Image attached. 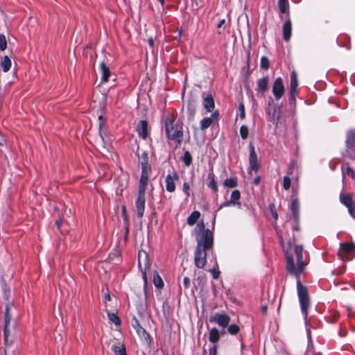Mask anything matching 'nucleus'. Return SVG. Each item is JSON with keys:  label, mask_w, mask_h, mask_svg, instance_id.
<instances>
[{"label": "nucleus", "mask_w": 355, "mask_h": 355, "mask_svg": "<svg viewBox=\"0 0 355 355\" xmlns=\"http://www.w3.org/2000/svg\"><path fill=\"white\" fill-rule=\"evenodd\" d=\"M182 160L187 166H189L192 162V156L189 151H186L182 157Z\"/></svg>", "instance_id": "obj_35"}, {"label": "nucleus", "mask_w": 355, "mask_h": 355, "mask_svg": "<svg viewBox=\"0 0 355 355\" xmlns=\"http://www.w3.org/2000/svg\"><path fill=\"white\" fill-rule=\"evenodd\" d=\"M292 24L290 18H288L283 26V37L286 42L289 41L291 37Z\"/></svg>", "instance_id": "obj_15"}, {"label": "nucleus", "mask_w": 355, "mask_h": 355, "mask_svg": "<svg viewBox=\"0 0 355 355\" xmlns=\"http://www.w3.org/2000/svg\"><path fill=\"white\" fill-rule=\"evenodd\" d=\"M225 19H222V20H221V21L218 24L217 27H218V28H220L223 27V25L225 24Z\"/></svg>", "instance_id": "obj_56"}, {"label": "nucleus", "mask_w": 355, "mask_h": 355, "mask_svg": "<svg viewBox=\"0 0 355 355\" xmlns=\"http://www.w3.org/2000/svg\"><path fill=\"white\" fill-rule=\"evenodd\" d=\"M272 91L276 100H279L283 96L285 88L281 77L276 78L274 81Z\"/></svg>", "instance_id": "obj_9"}, {"label": "nucleus", "mask_w": 355, "mask_h": 355, "mask_svg": "<svg viewBox=\"0 0 355 355\" xmlns=\"http://www.w3.org/2000/svg\"><path fill=\"white\" fill-rule=\"evenodd\" d=\"M153 282L157 288H161L164 286L163 281L157 272H155L153 276Z\"/></svg>", "instance_id": "obj_34"}, {"label": "nucleus", "mask_w": 355, "mask_h": 355, "mask_svg": "<svg viewBox=\"0 0 355 355\" xmlns=\"http://www.w3.org/2000/svg\"><path fill=\"white\" fill-rule=\"evenodd\" d=\"M11 306V304H6L4 313V343L6 345H10L13 343L16 327L15 324L10 323L11 316L9 311Z\"/></svg>", "instance_id": "obj_3"}, {"label": "nucleus", "mask_w": 355, "mask_h": 355, "mask_svg": "<svg viewBox=\"0 0 355 355\" xmlns=\"http://www.w3.org/2000/svg\"><path fill=\"white\" fill-rule=\"evenodd\" d=\"M217 354V346L214 345L211 349L209 350V355H216Z\"/></svg>", "instance_id": "obj_51"}, {"label": "nucleus", "mask_w": 355, "mask_h": 355, "mask_svg": "<svg viewBox=\"0 0 355 355\" xmlns=\"http://www.w3.org/2000/svg\"><path fill=\"white\" fill-rule=\"evenodd\" d=\"M165 127L168 138L175 140L178 144H180L183 138L182 131L175 126L173 120L168 117L166 119Z\"/></svg>", "instance_id": "obj_5"}, {"label": "nucleus", "mask_w": 355, "mask_h": 355, "mask_svg": "<svg viewBox=\"0 0 355 355\" xmlns=\"http://www.w3.org/2000/svg\"><path fill=\"white\" fill-rule=\"evenodd\" d=\"M148 122L147 121L142 120L139 121L137 131L140 137L143 139H146L148 135Z\"/></svg>", "instance_id": "obj_20"}, {"label": "nucleus", "mask_w": 355, "mask_h": 355, "mask_svg": "<svg viewBox=\"0 0 355 355\" xmlns=\"http://www.w3.org/2000/svg\"><path fill=\"white\" fill-rule=\"evenodd\" d=\"M105 299H106L107 300H108V301H110V300H111V297H110V295L109 293H107V294L105 295Z\"/></svg>", "instance_id": "obj_64"}, {"label": "nucleus", "mask_w": 355, "mask_h": 355, "mask_svg": "<svg viewBox=\"0 0 355 355\" xmlns=\"http://www.w3.org/2000/svg\"><path fill=\"white\" fill-rule=\"evenodd\" d=\"M298 87V80L297 73L293 71L291 74V83L289 90L297 91Z\"/></svg>", "instance_id": "obj_26"}, {"label": "nucleus", "mask_w": 355, "mask_h": 355, "mask_svg": "<svg viewBox=\"0 0 355 355\" xmlns=\"http://www.w3.org/2000/svg\"><path fill=\"white\" fill-rule=\"evenodd\" d=\"M64 214L67 216H70L71 214H72V212H71V209H65L64 210Z\"/></svg>", "instance_id": "obj_57"}, {"label": "nucleus", "mask_w": 355, "mask_h": 355, "mask_svg": "<svg viewBox=\"0 0 355 355\" xmlns=\"http://www.w3.org/2000/svg\"><path fill=\"white\" fill-rule=\"evenodd\" d=\"M210 322L218 324L222 327H227L230 322V318L227 314L215 313L209 318Z\"/></svg>", "instance_id": "obj_10"}, {"label": "nucleus", "mask_w": 355, "mask_h": 355, "mask_svg": "<svg viewBox=\"0 0 355 355\" xmlns=\"http://www.w3.org/2000/svg\"><path fill=\"white\" fill-rule=\"evenodd\" d=\"M266 112L269 120L272 121L273 123L277 125V123L282 119L283 116L282 106H275L272 109L268 108L266 110Z\"/></svg>", "instance_id": "obj_8"}, {"label": "nucleus", "mask_w": 355, "mask_h": 355, "mask_svg": "<svg viewBox=\"0 0 355 355\" xmlns=\"http://www.w3.org/2000/svg\"><path fill=\"white\" fill-rule=\"evenodd\" d=\"M107 316L110 321L112 322L116 326H120L121 320L116 313L107 312Z\"/></svg>", "instance_id": "obj_32"}, {"label": "nucleus", "mask_w": 355, "mask_h": 355, "mask_svg": "<svg viewBox=\"0 0 355 355\" xmlns=\"http://www.w3.org/2000/svg\"><path fill=\"white\" fill-rule=\"evenodd\" d=\"M227 327V331L232 335H236L239 331V327L236 324H233Z\"/></svg>", "instance_id": "obj_39"}, {"label": "nucleus", "mask_w": 355, "mask_h": 355, "mask_svg": "<svg viewBox=\"0 0 355 355\" xmlns=\"http://www.w3.org/2000/svg\"><path fill=\"white\" fill-rule=\"evenodd\" d=\"M101 71V82L106 83L108 81V79L110 76V71L109 67L106 65L105 62H102L100 65Z\"/></svg>", "instance_id": "obj_22"}, {"label": "nucleus", "mask_w": 355, "mask_h": 355, "mask_svg": "<svg viewBox=\"0 0 355 355\" xmlns=\"http://www.w3.org/2000/svg\"><path fill=\"white\" fill-rule=\"evenodd\" d=\"M142 258H144V269L146 270V266L147 264L146 263L147 254L144 251L139 252V266L141 269H142V261H141Z\"/></svg>", "instance_id": "obj_38"}, {"label": "nucleus", "mask_w": 355, "mask_h": 355, "mask_svg": "<svg viewBox=\"0 0 355 355\" xmlns=\"http://www.w3.org/2000/svg\"><path fill=\"white\" fill-rule=\"evenodd\" d=\"M279 8L282 13H285L287 11L288 4L287 0H279Z\"/></svg>", "instance_id": "obj_37"}, {"label": "nucleus", "mask_w": 355, "mask_h": 355, "mask_svg": "<svg viewBox=\"0 0 355 355\" xmlns=\"http://www.w3.org/2000/svg\"><path fill=\"white\" fill-rule=\"evenodd\" d=\"M297 288L301 310L304 315V318H306L308 314V308L310 304L308 290L306 286L301 284L299 279L297 282Z\"/></svg>", "instance_id": "obj_4"}, {"label": "nucleus", "mask_w": 355, "mask_h": 355, "mask_svg": "<svg viewBox=\"0 0 355 355\" xmlns=\"http://www.w3.org/2000/svg\"><path fill=\"white\" fill-rule=\"evenodd\" d=\"M293 229L296 231L300 230L299 220L297 222H295V224L293 225Z\"/></svg>", "instance_id": "obj_58"}, {"label": "nucleus", "mask_w": 355, "mask_h": 355, "mask_svg": "<svg viewBox=\"0 0 355 355\" xmlns=\"http://www.w3.org/2000/svg\"><path fill=\"white\" fill-rule=\"evenodd\" d=\"M269 208H270V212H271V215L273 217V218L275 220H277L278 218V214H277V212L275 209V206L274 204H270L269 205Z\"/></svg>", "instance_id": "obj_44"}, {"label": "nucleus", "mask_w": 355, "mask_h": 355, "mask_svg": "<svg viewBox=\"0 0 355 355\" xmlns=\"http://www.w3.org/2000/svg\"><path fill=\"white\" fill-rule=\"evenodd\" d=\"M340 200L348 208L349 211L355 207L352 197L350 194H341L340 196Z\"/></svg>", "instance_id": "obj_16"}, {"label": "nucleus", "mask_w": 355, "mask_h": 355, "mask_svg": "<svg viewBox=\"0 0 355 355\" xmlns=\"http://www.w3.org/2000/svg\"><path fill=\"white\" fill-rule=\"evenodd\" d=\"M121 213H122V216H123L124 220H127L128 219V216H127L125 207L124 205L122 206Z\"/></svg>", "instance_id": "obj_53"}, {"label": "nucleus", "mask_w": 355, "mask_h": 355, "mask_svg": "<svg viewBox=\"0 0 355 355\" xmlns=\"http://www.w3.org/2000/svg\"><path fill=\"white\" fill-rule=\"evenodd\" d=\"M294 167H295V164L293 162H292L288 168V175H291L293 174V169H294Z\"/></svg>", "instance_id": "obj_50"}, {"label": "nucleus", "mask_w": 355, "mask_h": 355, "mask_svg": "<svg viewBox=\"0 0 355 355\" xmlns=\"http://www.w3.org/2000/svg\"><path fill=\"white\" fill-rule=\"evenodd\" d=\"M240 197H241V194H240L239 191H238V190L233 191L231 194L230 200L229 201L225 202L223 205L220 206V208H222L223 207L230 206V205H240V202H239Z\"/></svg>", "instance_id": "obj_14"}, {"label": "nucleus", "mask_w": 355, "mask_h": 355, "mask_svg": "<svg viewBox=\"0 0 355 355\" xmlns=\"http://www.w3.org/2000/svg\"><path fill=\"white\" fill-rule=\"evenodd\" d=\"M197 227L199 228L200 231H201V230H204L205 225H204V224L202 223H198L197 225Z\"/></svg>", "instance_id": "obj_61"}, {"label": "nucleus", "mask_w": 355, "mask_h": 355, "mask_svg": "<svg viewBox=\"0 0 355 355\" xmlns=\"http://www.w3.org/2000/svg\"><path fill=\"white\" fill-rule=\"evenodd\" d=\"M237 180L236 178H228L224 181V186L227 187L233 188L236 187Z\"/></svg>", "instance_id": "obj_36"}, {"label": "nucleus", "mask_w": 355, "mask_h": 355, "mask_svg": "<svg viewBox=\"0 0 355 355\" xmlns=\"http://www.w3.org/2000/svg\"><path fill=\"white\" fill-rule=\"evenodd\" d=\"M141 175L139 181V193H145L146 186L148 181V175L147 172L148 156L146 153L141 155Z\"/></svg>", "instance_id": "obj_6"}, {"label": "nucleus", "mask_w": 355, "mask_h": 355, "mask_svg": "<svg viewBox=\"0 0 355 355\" xmlns=\"http://www.w3.org/2000/svg\"><path fill=\"white\" fill-rule=\"evenodd\" d=\"M295 222L300 220V203L297 199L293 200L291 207Z\"/></svg>", "instance_id": "obj_21"}, {"label": "nucleus", "mask_w": 355, "mask_h": 355, "mask_svg": "<svg viewBox=\"0 0 355 355\" xmlns=\"http://www.w3.org/2000/svg\"><path fill=\"white\" fill-rule=\"evenodd\" d=\"M303 250L302 245H295V247L294 253L296 259V266H295L293 257L286 253V269L289 273L298 275L304 271L308 264V259L303 258Z\"/></svg>", "instance_id": "obj_2"}, {"label": "nucleus", "mask_w": 355, "mask_h": 355, "mask_svg": "<svg viewBox=\"0 0 355 355\" xmlns=\"http://www.w3.org/2000/svg\"><path fill=\"white\" fill-rule=\"evenodd\" d=\"M6 144V139L4 136L0 132V146H3Z\"/></svg>", "instance_id": "obj_52"}, {"label": "nucleus", "mask_w": 355, "mask_h": 355, "mask_svg": "<svg viewBox=\"0 0 355 355\" xmlns=\"http://www.w3.org/2000/svg\"><path fill=\"white\" fill-rule=\"evenodd\" d=\"M183 284L185 288H189L190 287V279L188 277H184Z\"/></svg>", "instance_id": "obj_49"}, {"label": "nucleus", "mask_w": 355, "mask_h": 355, "mask_svg": "<svg viewBox=\"0 0 355 355\" xmlns=\"http://www.w3.org/2000/svg\"><path fill=\"white\" fill-rule=\"evenodd\" d=\"M203 105L207 112H211L214 108V101L211 94H207L204 97Z\"/></svg>", "instance_id": "obj_19"}, {"label": "nucleus", "mask_w": 355, "mask_h": 355, "mask_svg": "<svg viewBox=\"0 0 355 355\" xmlns=\"http://www.w3.org/2000/svg\"><path fill=\"white\" fill-rule=\"evenodd\" d=\"M7 48V41L3 34H0V51H4Z\"/></svg>", "instance_id": "obj_40"}, {"label": "nucleus", "mask_w": 355, "mask_h": 355, "mask_svg": "<svg viewBox=\"0 0 355 355\" xmlns=\"http://www.w3.org/2000/svg\"><path fill=\"white\" fill-rule=\"evenodd\" d=\"M196 105L195 102L191 101L188 104L187 112L189 114V119L192 120L196 114Z\"/></svg>", "instance_id": "obj_29"}, {"label": "nucleus", "mask_w": 355, "mask_h": 355, "mask_svg": "<svg viewBox=\"0 0 355 355\" xmlns=\"http://www.w3.org/2000/svg\"><path fill=\"white\" fill-rule=\"evenodd\" d=\"M355 254V245L353 243H342L339 250L340 257L345 260H351Z\"/></svg>", "instance_id": "obj_7"}, {"label": "nucleus", "mask_w": 355, "mask_h": 355, "mask_svg": "<svg viewBox=\"0 0 355 355\" xmlns=\"http://www.w3.org/2000/svg\"><path fill=\"white\" fill-rule=\"evenodd\" d=\"M343 175H347L355 180V171L349 166L348 164H343L341 166Z\"/></svg>", "instance_id": "obj_24"}, {"label": "nucleus", "mask_w": 355, "mask_h": 355, "mask_svg": "<svg viewBox=\"0 0 355 355\" xmlns=\"http://www.w3.org/2000/svg\"><path fill=\"white\" fill-rule=\"evenodd\" d=\"M217 116L218 114L216 112H214L211 117L203 119L200 121V129L203 131L205 130L213 123L214 119H217Z\"/></svg>", "instance_id": "obj_18"}, {"label": "nucleus", "mask_w": 355, "mask_h": 355, "mask_svg": "<svg viewBox=\"0 0 355 355\" xmlns=\"http://www.w3.org/2000/svg\"><path fill=\"white\" fill-rule=\"evenodd\" d=\"M260 180H261V179H260V178H259V177L256 178L254 180V184L258 185V184H259V182H260Z\"/></svg>", "instance_id": "obj_63"}, {"label": "nucleus", "mask_w": 355, "mask_h": 355, "mask_svg": "<svg viewBox=\"0 0 355 355\" xmlns=\"http://www.w3.org/2000/svg\"><path fill=\"white\" fill-rule=\"evenodd\" d=\"M98 120H99V129L101 130L103 125H104V120L101 115H100L98 116Z\"/></svg>", "instance_id": "obj_54"}, {"label": "nucleus", "mask_w": 355, "mask_h": 355, "mask_svg": "<svg viewBox=\"0 0 355 355\" xmlns=\"http://www.w3.org/2000/svg\"><path fill=\"white\" fill-rule=\"evenodd\" d=\"M270 62L268 58L263 56L261 58V67L265 70L268 69L269 67Z\"/></svg>", "instance_id": "obj_42"}, {"label": "nucleus", "mask_w": 355, "mask_h": 355, "mask_svg": "<svg viewBox=\"0 0 355 355\" xmlns=\"http://www.w3.org/2000/svg\"><path fill=\"white\" fill-rule=\"evenodd\" d=\"M241 137L245 139L248 137V128L247 125H242L240 128Z\"/></svg>", "instance_id": "obj_41"}, {"label": "nucleus", "mask_w": 355, "mask_h": 355, "mask_svg": "<svg viewBox=\"0 0 355 355\" xmlns=\"http://www.w3.org/2000/svg\"><path fill=\"white\" fill-rule=\"evenodd\" d=\"M12 62L9 56L4 55L0 61V66L3 72H8L11 67Z\"/></svg>", "instance_id": "obj_23"}, {"label": "nucleus", "mask_w": 355, "mask_h": 355, "mask_svg": "<svg viewBox=\"0 0 355 355\" xmlns=\"http://www.w3.org/2000/svg\"><path fill=\"white\" fill-rule=\"evenodd\" d=\"M291 180L288 176H285L283 179V187L285 190H288L291 187Z\"/></svg>", "instance_id": "obj_43"}, {"label": "nucleus", "mask_w": 355, "mask_h": 355, "mask_svg": "<svg viewBox=\"0 0 355 355\" xmlns=\"http://www.w3.org/2000/svg\"><path fill=\"white\" fill-rule=\"evenodd\" d=\"M179 180V175L176 172L172 174H168L166 177V189L167 191L172 193L175 190V182Z\"/></svg>", "instance_id": "obj_11"}, {"label": "nucleus", "mask_w": 355, "mask_h": 355, "mask_svg": "<svg viewBox=\"0 0 355 355\" xmlns=\"http://www.w3.org/2000/svg\"><path fill=\"white\" fill-rule=\"evenodd\" d=\"M207 180H209L208 187L212 189L214 191H216L217 186L214 180V175L213 173H209Z\"/></svg>", "instance_id": "obj_31"}, {"label": "nucleus", "mask_w": 355, "mask_h": 355, "mask_svg": "<svg viewBox=\"0 0 355 355\" xmlns=\"http://www.w3.org/2000/svg\"><path fill=\"white\" fill-rule=\"evenodd\" d=\"M197 246L194 252V263L198 268H204L207 263V251L212 248L213 234L209 230L196 236Z\"/></svg>", "instance_id": "obj_1"}, {"label": "nucleus", "mask_w": 355, "mask_h": 355, "mask_svg": "<svg viewBox=\"0 0 355 355\" xmlns=\"http://www.w3.org/2000/svg\"><path fill=\"white\" fill-rule=\"evenodd\" d=\"M132 326L137 330V334L140 336H145L146 335H147L146 330L139 324L137 320H134V323H132Z\"/></svg>", "instance_id": "obj_30"}, {"label": "nucleus", "mask_w": 355, "mask_h": 355, "mask_svg": "<svg viewBox=\"0 0 355 355\" xmlns=\"http://www.w3.org/2000/svg\"><path fill=\"white\" fill-rule=\"evenodd\" d=\"M210 271L212 273L214 279H216L218 278L219 275H220V271H219L218 268H214Z\"/></svg>", "instance_id": "obj_46"}, {"label": "nucleus", "mask_w": 355, "mask_h": 355, "mask_svg": "<svg viewBox=\"0 0 355 355\" xmlns=\"http://www.w3.org/2000/svg\"><path fill=\"white\" fill-rule=\"evenodd\" d=\"M62 223V218H60L55 220V225L57 226L58 228L60 227Z\"/></svg>", "instance_id": "obj_55"}, {"label": "nucleus", "mask_w": 355, "mask_h": 355, "mask_svg": "<svg viewBox=\"0 0 355 355\" xmlns=\"http://www.w3.org/2000/svg\"><path fill=\"white\" fill-rule=\"evenodd\" d=\"M267 310H268L267 306H261V311H262V313H263L264 315H266V314H267Z\"/></svg>", "instance_id": "obj_59"}, {"label": "nucleus", "mask_w": 355, "mask_h": 355, "mask_svg": "<svg viewBox=\"0 0 355 355\" xmlns=\"http://www.w3.org/2000/svg\"><path fill=\"white\" fill-rule=\"evenodd\" d=\"M250 168L254 171H257L259 168V164L257 159V155L255 153L254 148L250 146Z\"/></svg>", "instance_id": "obj_13"}, {"label": "nucleus", "mask_w": 355, "mask_h": 355, "mask_svg": "<svg viewBox=\"0 0 355 355\" xmlns=\"http://www.w3.org/2000/svg\"><path fill=\"white\" fill-rule=\"evenodd\" d=\"M350 215L355 219V207L349 211Z\"/></svg>", "instance_id": "obj_60"}, {"label": "nucleus", "mask_w": 355, "mask_h": 355, "mask_svg": "<svg viewBox=\"0 0 355 355\" xmlns=\"http://www.w3.org/2000/svg\"><path fill=\"white\" fill-rule=\"evenodd\" d=\"M112 350L115 355H126L125 349L123 345H114Z\"/></svg>", "instance_id": "obj_33"}, {"label": "nucleus", "mask_w": 355, "mask_h": 355, "mask_svg": "<svg viewBox=\"0 0 355 355\" xmlns=\"http://www.w3.org/2000/svg\"><path fill=\"white\" fill-rule=\"evenodd\" d=\"M189 189H190L189 184L188 182H184L183 184V191L186 193L187 196H189Z\"/></svg>", "instance_id": "obj_45"}, {"label": "nucleus", "mask_w": 355, "mask_h": 355, "mask_svg": "<svg viewBox=\"0 0 355 355\" xmlns=\"http://www.w3.org/2000/svg\"><path fill=\"white\" fill-rule=\"evenodd\" d=\"M297 91L290 90V101L291 102H295L296 95Z\"/></svg>", "instance_id": "obj_47"}, {"label": "nucleus", "mask_w": 355, "mask_h": 355, "mask_svg": "<svg viewBox=\"0 0 355 355\" xmlns=\"http://www.w3.org/2000/svg\"><path fill=\"white\" fill-rule=\"evenodd\" d=\"M220 334L216 328H212L209 331V340L213 343H216L219 340Z\"/></svg>", "instance_id": "obj_27"}, {"label": "nucleus", "mask_w": 355, "mask_h": 355, "mask_svg": "<svg viewBox=\"0 0 355 355\" xmlns=\"http://www.w3.org/2000/svg\"><path fill=\"white\" fill-rule=\"evenodd\" d=\"M145 193H138V196L135 202L137 215L139 218L144 216L145 210Z\"/></svg>", "instance_id": "obj_12"}, {"label": "nucleus", "mask_w": 355, "mask_h": 355, "mask_svg": "<svg viewBox=\"0 0 355 355\" xmlns=\"http://www.w3.org/2000/svg\"><path fill=\"white\" fill-rule=\"evenodd\" d=\"M200 214L198 211H193L187 218V223L189 225H193L198 218H200Z\"/></svg>", "instance_id": "obj_28"}, {"label": "nucleus", "mask_w": 355, "mask_h": 355, "mask_svg": "<svg viewBox=\"0 0 355 355\" xmlns=\"http://www.w3.org/2000/svg\"><path fill=\"white\" fill-rule=\"evenodd\" d=\"M148 44H149L150 47H153V46H154V40H153V39L152 37H150L148 39Z\"/></svg>", "instance_id": "obj_62"}, {"label": "nucleus", "mask_w": 355, "mask_h": 355, "mask_svg": "<svg viewBox=\"0 0 355 355\" xmlns=\"http://www.w3.org/2000/svg\"><path fill=\"white\" fill-rule=\"evenodd\" d=\"M239 110L240 111V117L243 119L245 118V107L242 104L239 105Z\"/></svg>", "instance_id": "obj_48"}, {"label": "nucleus", "mask_w": 355, "mask_h": 355, "mask_svg": "<svg viewBox=\"0 0 355 355\" xmlns=\"http://www.w3.org/2000/svg\"><path fill=\"white\" fill-rule=\"evenodd\" d=\"M268 82L269 78L268 76H265L257 81V89L259 92L262 94L265 93L268 89Z\"/></svg>", "instance_id": "obj_17"}, {"label": "nucleus", "mask_w": 355, "mask_h": 355, "mask_svg": "<svg viewBox=\"0 0 355 355\" xmlns=\"http://www.w3.org/2000/svg\"><path fill=\"white\" fill-rule=\"evenodd\" d=\"M346 145L347 148H352L355 145V132L349 130L347 135Z\"/></svg>", "instance_id": "obj_25"}]
</instances>
